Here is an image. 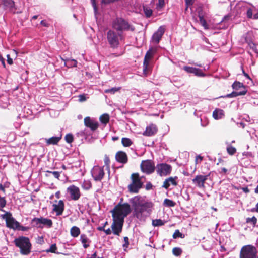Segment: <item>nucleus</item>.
<instances>
[{"instance_id": "f257e3e1", "label": "nucleus", "mask_w": 258, "mask_h": 258, "mask_svg": "<svg viewBox=\"0 0 258 258\" xmlns=\"http://www.w3.org/2000/svg\"><path fill=\"white\" fill-rule=\"evenodd\" d=\"M133 211V217L140 221L144 222L152 212L154 204L145 197L136 196L130 199Z\"/></svg>"}, {"instance_id": "f03ea898", "label": "nucleus", "mask_w": 258, "mask_h": 258, "mask_svg": "<svg viewBox=\"0 0 258 258\" xmlns=\"http://www.w3.org/2000/svg\"><path fill=\"white\" fill-rule=\"evenodd\" d=\"M15 245L19 248L20 253L23 255H28L32 249V244L28 237L19 236L14 240Z\"/></svg>"}, {"instance_id": "7ed1b4c3", "label": "nucleus", "mask_w": 258, "mask_h": 258, "mask_svg": "<svg viewBox=\"0 0 258 258\" xmlns=\"http://www.w3.org/2000/svg\"><path fill=\"white\" fill-rule=\"evenodd\" d=\"M132 211L130 205L127 203L121 204L119 203L115 208L111 211L112 217H115L117 219L119 218L121 220L124 221V219Z\"/></svg>"}, {"instance_id": "20e7f679", "label": "nucleus", "mask_w": 258, "mask_h": 258, "mask_svg": "<svg viewBox=\"0 0 258 258\" xmlns=\"http://www.w3.org/2000/svg\"><path fill=\"white\" fill-rule=\"evenodd\" d=\"M106 37L110 47L113 49H116L119 47L123 36L121 33L115 32L114 30H109L106 33Z\"/></svg>"}, {"instance_id": "39448f33", "label": "nucleus", "mask_w": 258, "mask_h": 258, "mask_svg": "<svg viewBox=\"0 0 258 258\" xmlns=\"http://www.w3.org/2000/svg\"><path fill=\"white\" fill-rule=\"evenodd\" d=\"M112 28L117 31L118 33H121L124 31H134L135 28L130 25L127 21L121 18H116L112 21Z\"/></svg>"}, {"instance_id": "423d86ee", "label": "nucleus", "mask_w": 258, "mask_h": 258, "mask_svg": "<svg viewBox=\"0 0 258 258\" xmlns=\"http://www.w3.org/2000/svg\"><path fill=\"white\" fill-rule=\"evenodd\" d=\"M132 183L128 185V189L130 192L137 194L142 187L144 182L141 180L138 173H133L131 176Z\"/></svg>"}, {"instance_id": "0eeeda50", "label": "nucleus", "mask_w": 258, "mask_h": 258, "mask_svg": "<svg viewBox=\"0 0 258 258\" xmlns=\"http://www.w3.org/2000/svg\"><path fill=\"white\" fill-rule=\"evenodd\" d=\"M257 250L251 245H248L242 247L240 253V258H257Z\"/></svg>"}, {"instance_id": "6e6552de", "label": "nucleus", "mask_w": 258, "mask_h": 258, "mask_svg": "<svg viewBox=\"0 0 258 258\" xmlns=\"http://www.w3.org/2000/svg\"><path fill=\"white\" fill-rule=\"evenodd\" d=\"M154 52L152 49H149L145 54L143 62V73L145 76L148 75L152 69L150 60L153 57Z\"/></svg>"}, {"instance_id": "1a4fd4ad", "label": "nucleus", "mask_w": 258, "mask_h": 258, "mask_svg": "<svg viewBox=\"0 0 258 258\" xmlns=\"http://www.w3.org/2000/svg\"><path fill=\"white\" fill-rule=\"evenodd\" d=\"M157 174L160 176H166L169 175L172 171V167L167 163H159L155 167Z\"/></svg>"}, {"instance_id": "9d476101", "label": "nucleus", "mask_w": 258, "mask_h": 258, "mask_svg": "<svg viewBox=\"0 0 258 258\" xmlns=\"http://www.w3.org/2000/svg\"><path fill=\"white\" fill-rule=\"evenodd\" d=\"M140 167L142 171L147 174L152 173L155 169L154 162L151 160L143 161Z\"/></svg>"}, {"instance_id": "9b49d317", "label": "nucleus", "mask_w": 258, "mask_h": 258, "mask_svg": "<svg viewBox=\"0 0 258 258\" xmlns=\"http://www.w3.org/2000/svg\"><path fill=\"white\" fill-rule=\"evenodd\" d=\"M112 217L113 220L111 225L112 232L114 235L119 236L122 231L124 221L119 219V218L117 219L115 217Z\"/></svg>"}, {"instance_id": "f8f14e48", "label": "nucleus", "mask_w": 258, "mask_h": 258, "mask_svg": "<svg viewBox=\"0 0 258 258\" xmlns=\"http://www.w3.org/2000/svg\"><path fill=\"white\" fill-rule=\"evenodd\" d=\"M91 175L96 181H100L103 178L104 172L103 167L95 166L91 170Z\"/></svg>"}, {"instance_id": "ddd939ff", "label": "nucleus", "mask_w": 258, "mask_h": 258, "mask_svg": "<svg viewBox=\"0 0 258 258\" xmlns=\"http://www.w3.org/2000/svg\"><path fill=\"white\" fill-rule=\"evenodd\" d=\"M67 191L71 199L74 201L78 200L81 196L80 189L74 185L69 186L67 189Z\"/></svg>"}, {"instance_id": "4468645a", "label": "nucleus", "mask_w": 258, "mask_h": 258, "mask_svg": "<svg viewBox=\"0 0 258 258\" xmlns=\"http://www.w3.org/2000/svg\"><path fill=\"white\" fill-rule=\"evenodd\" d=\"M209 175H198L192 179V182L198 187L200 188H203L205 187L204 184L205 181L207 180Z\"/></svg>"}, {"instance_id": "2eb2a0df", "label": "nucleus", "mask_w": 258, "mask_h": 258, "mask_svg": "<svg viewBox=\"0 0 258 258\" xmlns=\"http://www.w3.org/2000/svg\"><path fill=\"white\" fill-rule=\"evenodd\" d=\"M165 32V27L164 26H161L158 30L153 34L152 37V41L156 44H158L161 39Z\"/></svg>"}, {"instance_id": "dca6fc26", "label": "nucleus", "mask_w": 258, "mask_h": 258, "mask_svg": "<svg viewBox=\"0 0 258 258\" xmlns=\"http://www.w3.org/2000/svg\"><path fill=\"white\" fill-rule=\"evenodd\" d=\"M84 124L85 126L89 128L92 132L96 130L99 126L98 122L91 119L90 117H86L84 118Z\"/></svg>"}, {"instance_id": "f3484780", "label": "nucleus", "mask_w": 258, "mask_h": 258, "mask_svg": "<svg viewBox=\"0 0 258 258\" xmlns=\"http://www.w3.org/2000/svg\"><path fill=\"white\" fill-rule=\"evenodd\" d=\"M183 70L188 73L194 74L195 76L198 77H205L206 74L198 68H194L189 66H184Z\"/></svg>"}, {"instance_id": "a211bd4d", "label": "nucleus", "mask_w": 258, "mask_h": 258, "mask_svg": "<svg viewBox=\"0 0 258 258\" xmlns=\"http://www.w3.org/2000/svg\"><path fill=\"white\" fill-rule=\"evenodd\" d=\"M52 207L53 211L56 213L57 216L62 215L64 209V204L62 200H59L57 204H53Z\"/></svg>"}, {"instance_id": "6ab92c4d", "label": "nucleus", "mask_w": 258, "mask_h": 258, "mask_svg": "<svg viewBox=\"0 0 258 258\" xmlns=\"http://www.w3.org/2000/svg\"><path fill=\"white\" fill-rule=\"evenodd\" d=\"M19 222L17 221L13 217L12 215V214H11V216L9 217L8 220H7V222L6 223V226L12 229L13 230H16V228L18 227V226L19 225Z\"/></svg>"}, {"instance_id": "aec40b11", "label": "nucleus", "mask_w": 258, "mask_h": 258, "mask_svg": "<svg viewBox=\"0 0 258 258\" xmlns=\"http://www.w3.org/2000/svg\"><path fill=\"white\" fill-rule=\"evenodd\" d=\"M115 158L118 162L125 164L127 162L128 158L126 154L123 151H118L116 153Z\"/></svg>"}, {"instance_id": "412c9836", "label": "nucleus", "mask_w": 258, "mask_h": 258, "mask_svg": "<svg viewBox=\"0 0 258 258\" xmlns=\"http://www.w3.org/2000/svg\"><path fill=\"white\" fill-rule=\"evenodd\" d=\"M177 179L176 176L174 177H170L168 178L165 179L164 181L162 187L167 189L169 188L171 185L173 186H176L177 185V183L176 181V180Z\"/></svg>"}, {"instance_id": "4be33fe9", "label": "nucleus", "mask_w": 258, "mask_h": 258, "mask_svg": "<svg viewBox=\"0 0 258 258\" xmlns=\"http://www.w3.org/2000/svg\"><path fill=\"white\" fill-rule=\"evenodd\" d=\"M157 128L156 125L151 124L147 126L145 131L143 133V135L146 136H152L156 133Z\"/></svg>"}, {"instance_id": "5701e85b", "label": "nucleus", "mask_w": 258, "mask_h": 258, "mask_svg": "<svg viewBox=\"0 0 258 258\" xmlns=\"http://www.w3.org/2000/svg\"><path fill=\"white\" fill-rule=\"evenodd\" d=\"M224 111L221 109L217 108L213 112V117L216 120H219L224 117Z\"/></svg>"}, {"instance_id": "b1692460", "label": "nucleus", "mask_w": 258, "mask_h": 258, "mask_svg": "<svg viewBox=\"0 0 258 258\" xmlns=\"http://www.w3.org/2000/svg\"><path fill=\"white\" fill-rule=\"evenodd\" d=\"M53 222L52 221L46 218L40 217V226L42 228L43 226H46L48 228H50L52 226Z\"/></svg>"}, {"instance_id": "393cba45", "label": "nucleus", "mask_w": 258, "mask_h": 258, "mask_svg": "<svg viewBox=\"0 0 258 258\" xmlns=\"http://www.w3.org/2000/svg\"><path fill=\"white\" fill-rule=\"evenodd\" d=\"M80 241L83 244V247L85 249H86L89 247L91 241L89 240L86 234H82L81 235Z\"/></svg>"}, {"instance_id": "a878e982", "label": "nucleus", "mask_w": 258, "mask_h": 258, "mask_svg": "<svg viewBox=\"0 0 258 258\" xmlns=\"http://www.w3.org/2000/svg\"><path fill=\"white\" fill-rule=\"evenodd\" d=\"M61 139V135L57 137H52L50 138L45 139L47 145H56Z\"/></svg>"}, {"instance_id": "bb28decb", "label": "nucleus", "mask_w": 258, "mask_h": 258, "mask_svg": "<svg viewBox=\"0 0 258 258\" xmlns=\"http://www.w3.org/2000/svg\"><path fill=\"white\" fill-rule=\"evenodd\" d=\"M246 92H247V90H246V89L244 88L243 90L235 91L232 92V93H231L230 94H228L227 95H226V96L225 97H227V98L236 97L238 96L245 95L246 94Z\"/></svg>"}, {"instance_id": "cd10ccee", "label": "nucleus", "mask_w": 258, "mask_h": 258, "mask_svg": "<svg viewBox=\"0 0 258 258\" xmlns=\"http://www.w3.org/2000/svg\"><path fill=\"white\" fill-rule=\"evenodd\" d=\"M80 234V229L79 227L74 226L70 229V234L72 237H77Z\"/></svg>"}, {"instance_id": "c85d7f7f", "label": "nucleus", "mask_w": 258, "mask_h": 258, "mask_svg": "<svg viewBox=\"0 0 258 258\" xmlns=\"http://www.w3.org/2000/svg\"><path fill=\"white\" fill-rule=\"evenodd\" d=\"M91 131H90L87 128H85L84 130L80 131L77 133V136L78 137L87 138L88 136L91 135Z\"/></svg>"}, {"instance_id": "c756f323", "label": "nucleus", "mask_w": 258, "mask_h": 258, "mask_svg": "<svg viewBox=\"0 0 258 258\" xmlns=\"http://www.w3.org/2000/svg\"><path fill=\"white\" fill-rule=\"evenodd\" d=\"M109 115L107 113H104L99 117V120L102 124L106 125L109 120Z\"/></svg>"}, {"instance_id": "7c9ffc66", "label": "nucleus", "mask_w": 258, "mask_h": 258, "mask_svg": "<svg viewBox=\"0 0 258 258\" xmlns=\"http://www.w3.org/2000/svg\"><path fill=\"white\" fill-rule=\"evenodd\" d=\"M227 147L226 150L228 154L230 155H233L236 152V149L231 146L230 143H226Z\"/></svg>"}, {"instance_id": "2f4dec72", "label": "nucleus", "mask_w": 258, "mask_h": 258, "mask_svg": "<svg viewBox=\"0 0 258 258\" xmlns=\"http://www.w3.org/2000/svg\"><path fill=\"white\" fill-rule=\"evenodd\" d=\"M3 5L5 7L6 9H9L12 10L14 7V2L12 0H4L3 1Z\"/></svg>"}, {"instance_id": "473e14b6", "label": "nucleus", "mask_w": 258, "mask_h": 258, "mask_svg": "<svg viewBox=\"0 0 258 258\" xmlns=\"http://www.w3.org/2000/svg\"><path fill=\"white\" fill-rule=\"evenodd\" d=\"M121 143L124 147H130L133 144L132 141L128 138H122L121 139Z\"/></svg>"}, {"instance_id": "72a5a7b5", "label": "nucleus", "mask_w": 258, "mask_h": 258, "mask_svg": "<svg viewBox=\"0 0 258 258\" xmlns=\"http://www.w3.org/2000/svg\"><path fill=\"white\" fill-rule=\"evenodd\" d=\"M232 87L236 91L240 89H242V90H243V89L245 88L243 84L239 82H235L232 85Z\"/></svg>"}, {"instance_id": "f704fd0d", "label": "nucleus", "mask_w": 258, "mask_h": 258, "mask_svg": "<svg viewBox=\"0 0 258 258\" xmlns=\"http://www.w3.org/2000/svg\"><path fill=\"white\" fill-rule=\"evenodd\" d=\"M31 224L33 227L37 228H41L40 226V218H34L32 220Z\"/></svg>"}, {"instance_id": "c9c22d12", "label": "nucleus", "mask_w": 258, "mask_h": 258, "mask_svg": "<svg viewBox=\"0 0 258 258\" xmlns=\"http://www.w3.org/2000/svg\"><path fill=\"white\" fill-rule=\"evenodd\" d=\"M163 204L166 207H172L175 205V203L171 200L168 199H165L164 200Z\"/></svg>"}, {"instance_id": "e433bc0d", "label": "nucleus", "mask_w": 258, "mask_h": 258, "mask_svg": "<svg viewBox=\"0 0 258 258\" xmlns=\"http://www.w3.org/2000/svg\"><path fill=\"white\" fill-rule=\"evenodd\" d=\"M152 224L154 227L160 226L163 225L164 224V222L160 219H154L152 220Z\"/></svg>"}, {"instance_id": "4c0bfd02", "label": "nucleus", "mask_w": 258, "mask_h": 258, "mask_svg": "<svg viewBox=\"0 0 258 258\" xmlns=\"http://www.w3.org/2000/svg\"><path fill=\"white\" fill-rule=\"evenodd\" d=\"M7 201L4 197L0 196V211L5 212L3 208L6 206Z\"/></svg>"}, {"instance_id": "58836bf2", "label": "nucleus", "mask_w": 258, "mask_h": 258, "mask_svg": "<svg viewBox=\"0 0 258 258\" xmlns=\"http://www.w3.org/2000/svg\"><path fill=\"white\" fill-rule=\"evenodd\" d=\"M199 17L200 23L201 24V25L204 27L205 29H209L208 25L207 24L206 21L204 18L203 16L199 15Z\"/></svg>"}, {"instance_id": "ea45409f", "label": "nucleus", "mask_w": 258, "mask_h": 258, "mask_svg": "<svg viewBox=\"0 0 258 258\" xmlns=\"http://www.w3.org/2000/svg\"><path fill=\"white\" fill-rule=\"evenodd\" d=\"M91 186L92 184L89 180H84L82 184V187L85 190L89 189Z\"/></svg>"}, {"instance_id": "a19ab883", "label": "nucleus", "mask_w": 258, "mask_h": 258, "mask_svg": "<svg viewBox=\"0 0 258 258\" xmlns=\"http://www.w3.org/2000/svg\"><path fill=\"white\" fill-rule=\"evenodd\" d=\"M143 11L146 17H150L153 13L152 10L148 7H144Z\"/></svg>"}, {"instance_id": "79ce46f5", "label": "nucleus", "mask_w": 258, "mask_h": 258, "mask_svg": "<svg viewBox=\"0 0 258 258\" xmlns=\"http://www.w3.org/2000/svg\"><path fill=\"white\" fill-rule=\"evenodd\" d=\"M182 253V250L179 247H175L172 249V253L176 256H179Z\"/></svg>"}, {"instance_id": "37998d69", "label": "nucleus", "mask_w": 258, "mask_h": 258, "mask_svg": "<svg viewBox=\"0 0 258 258\" xmlns=\"http://www.w3.org/2000/svg\"><path fill=\"white\" fill-rule=\"evenodd\" d=\"M57 250V246L55 244H52L49 249H47L45 250L47 253L51 252L54 253H59V252H56V251Z\"/></svg>"}, {"instance_id": "c03bdc74", "label": "nucleus", "mask_w": 258, "mask_h": 258, "mask_svg": "<svg viewBox=\"0 0 258 258\" xmlns=\"http://www.w3.org/2000/svg\"><path fill=\"white\" fill-rule=\"evenodd\" d=\"M120 89V87H113L111 89H106L105 90V93H110L114 94L115 92L118 91Z\"/></svg>"}, {"instance_id": "a18cd8bd", "label": "nucleus", "mask_w": 258, "mask_h": 258, "mask_svg": "<svg viewBox=\"0 0 258 258\" xmlns=\"http://www.w3.org/2000/svg\"><path fill=\"white\" fill-rule=\"evenodd\" d=\"M172 236L174 239H176L179 237L183 238L184 237V235L180 232L179 230H176Z\"/></svg>"}, {"instance_id": "49530a36", "label": "nucleus", "mask_w": 258, "mask_h": 258, "mask_svg": "<svg viewBox=\"0 0 258 258\" xmlns=\"http://www.w3.org/2000/svg\"><path fill=\"white\" fill-rule=\"evenodd\" d=\"M246 222L251 224L253 226H255L257 222V219L254 216H253L252 218H247L246 219Z\"/></svg>"}, {"instance_id": "de8ad7c7", "label": "nucleus", "mask_w": 258, "mask_h": 258, "mask_svg": "<svg viewBox=\"0 0 258 258\" xmlns=\"http://www.w3.org/2000/svg\"><path fill=\"white\" fill-rule=\"evenodd\" d=\"M4 214H2L0 215V217L3 219H4L7 222V220L9 219V217L11 216L12 213L8 211H5L4 212Z\"/></svg>"}, {"instance_id": "09e8293b", "label": "nucleus", "mask_w": 258, "mask_h": 258, "mask_svg": "<svg viewBox=\"0 0 258 258\" xmlns=\"http://www.w3.org/2000/svg\"><path fill=\"white\" fill-rule=\"evenodd\" d=\"M104 161L105 163V166L106 168L109 171V167H110V159L109 157L105 155L104 158Z\"/></svg>"}, {"instance_id": "8fccbe9b", "label": "nucleus", "mask_w": 258, "mask_h": 258, "mask_svg": "<svg viewBox=\"0 0 258 258\" xmlns=\"http://www.w3.org/2000/svg\"><path fill=\"white\" fill-rule=\"evenodd\" d=\"M73 136L71 134H68L65 136V140L68 143H71L73 141Z\"/></svg>"}, {"instance_id": "3c124183", "label": "nucleus", "mask_w": 258, "mask_h": 258, "mask_svg": "<svg viewBox=\"0 0 258 258\" xmlns=\"http://www.w3.org/2000/svg\"><path fill=\"white\" fill-rule=\"evenodd\" d=\"M29 229V227L27 226H23L21 225L20 223H19V225L18 226V227L16 228V230L22 231H27Z\"/></svg>"}, {"instance_id": "603ef678", "label": "nucleus", "mask_w": 258, "mask_h": 258, "mask_svg": "<svg viewBox=\"0 0 258 258\" xmlns=\"http://www.w3.org/2000/svg\"><path fill=\"white\" fill-rule=\"evenodd\" d=\"M248 45H249V47L250 48V49H251L254 52H257V50L256 49V46L254 43H253L252 42H249L248 43Z\"/></svg>"}, {"instance_id": "864d4df0", "label": "nucleus", "mask_w": 258, "mask_h": 258, "mask_svg": "<svg viewBox=\"0 0 258 258\" xmlns=\"http://www.w3.org/2000/svg\"><path fill=\"white\" fill-rule=\"evenodd\" d=\"M123 239H124V243L123 244L122 246H123V247L125 249V248H127L128 247V245H129V239H128V238L127 237H124Z\"/></svg>"}, {"instance_id": "5fc2aeb1", "label": "nucleus", "mask_w": 258, "mask_h": 258, "mask_svg": "<svg viewBox=\"0 0 258 258\" xmlns=\"http://www.w3.org/2000/svg\"><path fill=\"white\" fill-rule=\"evenodd\" d=\"M47 172L48 173L52 174L55 178H57V179L59 178V177L60 176V172H58V171H47Z\"/></svg>"}, {"instance_id": "6e6d98bb", "label": "nucleus", "mask_w": 258, "mask_h": 258, "mask_svg": "<svg viewBox=\"0 0 258 258\" xmlns=\"http://www.w3.org/2000/svg\"><path fill=\"white\" fill-rule=\"evenodd\" d=\"M165 5L164 0H158V3L157 4V7L158 8H162Z\"/></svg>"}, {"instance_id": "4d7b16f0", "label": "nucleus", "mask_w": 258, "mask_h": 258, "mask_svg": "<svg viewBox=\"0 0 258 258\" xmlns=\"http://www.w3.org/2000/svg\"><path fill=\"white\" fill-rule=\"evenodd\" d=\"M203 159V157L201 155H197L196 157L195 162L196 164H198L201 162Z\"/></svg>"}, {"instance_id": "13d9d810", "label": "nucleus", "mask_w": 258, "mask_h": 258, "mask_svg": "<svg viewBox=\"0 0 258 258\" xmlns=\"http://www.w3.org/2000/svg\"><path fill=\"white\" fill-rule=\"evenodd\" d=\"M247 16L249 18H252L253 15H252V10L250 8H249L247 10Z\"/></svg>"}, {"instance_id": "bf43d9fd", "label": "nucleus", "mask_w": 258, "mask_h": 258, "mask_svg": "<svg viewBox=\"0 0 258 258\" xmlns=\"http://www.w3.org/2000/svg\"><path fill=\"white\" fill-rule=\"evenodd\" d=\"M91 1L92 5L93 7L95 14L96 15L97 11V6H96V3H95V0H91Z\"/></svg>"}, {"instance_id": "052dcab7", "label": "nucleus", "mask_w": 258, "mask_h": 258, "mask_svg": "<svg viewBox=\"0 0 258 258\" xmlns=\"http://www.w3.org/2000/svg\"><path fill=\"white\" fill-rule=\"evenodd\" d=\"M7 62L9 64L12 65L13 63V59L10 57L9 54L7 55Z\"/></svg>"}, {"instance_id": "680f3d73", "label": "nucleus", "mask_w": 258, "mask_h": 258, "mask_svg": "<svg viewBox=\"0 0 258 258\" xmlns=\"http://www.w3.org/2000/svg\"><path fill=\"white\" fill-rule=\"evenodd\" d=\"M86 100V97L85 95H80L79 96V100L80 102H83Z\"/></svg>"}, {"instance_id": "e2e57ef3", "label": "nucleus", "mask_w": 258, "mask_h": 258, "mask_svg": "<svg viewBox=\"0 0 258 258\" xmlns=\"http://www.w3.org/2000/svg\"><path fill=\"white\" fill-rule=\"evenodd\" d=\"M0 61L3 66V67L5 68H6V64L5 62V59L3 57L2 55L0 54Z\"/></svg>"}, {"instance_id": "0e129e2a", "label": "nucleus", "mask_w": 258, "mask_h": 258, "mask_svg": "<svg viewBox=\"0 0 258 258\" xmlns=\"http://www.w3.org/2000/svg\"><path fill=\"white\" fill-rule=\"evenodd\" d=\"M37 242L39 244H42L44 243V239L43 237H38L37 239Z\"/></svg>"}, {"instance_id": "69168bd1", "label": "nucleus", "mask_w": 258, "mask_h": 258, "mask_svg": "<svg viewBox=\"0 0 258 258\" xmlns=\"http://www.w3.org/2000/svg\"><path fill=\"white\" fill-rule=\"evenodd\" d=\"M70 62H71L70 66L71 67H75L77 66V62L76 60H75L74 59H72L70 60Z\"/></svg>"}, {"instance_id": "338daca9", "label": "nucleus", "mask_w": 258, "mask_h": 258, "mask_svg": "<svg viewBox=\"0 0 258 258\" xmlns=\"http://www.w3.org/2000/svg\"><path fill=\"white\" fill-rule=\"evenodd\" d=\"M40 24L44 26V27H48L49 26V24L47 22V21L45 20H42L40 22Z\"/></svg>"}, {"instance_id": "774afa93", "label": "nucleus", "mask_w": 258, "mask_h": 258, "mask_svg": "<svg viewBox=\"0 0 258 258\" xmlns=\"http://www.w3.org/2000/svg\"><path fill=\"white\" fill-rule=\"evenodd\" d=\"M152 186H152V184H151V183L149 182L146 185V189L147 190H150L152 189Z\"/></svg>"}]
</instances>
